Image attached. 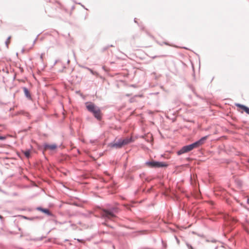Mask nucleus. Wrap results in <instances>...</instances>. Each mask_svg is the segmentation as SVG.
Segmentation results:
<instances>
[{"instance_id":"f257e3e1","label":"nucleus","mask_w":249,"mask_h":249,"mask_svg":"<svg viewBox=\"0 0 249 249\" xmlns=\"http://www.w3.org/2000/svg\"><path fill=\"white\" fill-rule=\"evenodd\" d=\"M208 137V136H206L191 144L183 146L179 151H178V154L180 155L184 153L188 152L194 148L199 147L205 143Z\"/></svg>"},{"instance_id":"f03ea898","label":"nucleus","mask_w":249,"mask_h":249,"mask_svg":"<svg viewBox=\"0 0 249 249\" xmlns=\"http://www.w3.org/2000/svg\"><path fill=\"white\" fill-rule=\"evenodd\" d=\"M86 107L88 110L93 113L94 116L98 120L101 118V113L100 109L91 103H86Z\"/></svg>"},{"instance_id":"7ed1b4c3","label":"nucleus","mask_w":249,"mask_h":249,"mask_svg":"<svg viewBox=\"0 0 249 249\" xmlns=\"http://www.w3.org/2000/svg\"><path fill=\"white\" fill-rule=\"evenodd\" d=\"M146 164L150 167H161L166 166V164H165L163 162L155 161H151L146 162Z\"/></svg>"},{"instance_id":"20e7f679","label":"nucleus","mask_w":249,"mask_h":249,"mask_svg":"<svg viewBox=\"0 0 249 249\" xmlns=\"http://www.w3.org/2000/svg\"><path fill=\"white\" fill-rule=\"evenodd\" d=\"M102 215L105 218H107L108 219H111L115 217V215L114 213H113L107 210H104L103 211Z\"/></svg>"},{"instance_id":"39448f33","label":"nucleus","mask_w":249,"mask_h":249,"mask_svg":"<svg viewBox=\"0 0 249 249\" xmlns=\"http://www.w3.org/2000/svg\"><path fill=\"white\" fill-rule=\"evenodd\" d=\"M56 147H57V146L55 144H45L44 145V149L45 150H53L55 149L56 148Z\"/></svg>"},{"instance_id":"423d86ee","label":"nucleus","mask_w":249,"mask_h":249,"mask_svg":"<svg viewBox=\"0 0 249 249\" xmlns=\"http://www.w3.org/2000/svg\"><path fill=\"white\" fill-rule=\"evenodd\" d=\"M236 106L241 108L243 109L244 111H245L247 114H249V108L245 106L239 104H236Z\"/></svg>"},{"instance_id":"0eeeda50","label":"nucleus","mask_w":249,"mask_h":249,"mask_svg":"<svg viewBox=\"0 0 249 249\" xmlns=\"http://www.w3.org/2000/svg\"><path fill=\"white\" fill-rule=\"evenodd\" d=\"M123 146V145L122 143V142H121V140H119L118 142L111 144V146L112 147H115L117 148H121Z\"/></svg>"},{"instance_id":"6e6552de","label":"nucleus","mask_w":249,"mask_h":249,"mask_svg":"<svg viewBox=\"0 0 249 249\" xmlns=\"http://www.w3.org/2000/svg\"><path fill=\"white\" fill-rule=\"evenodd\" d=\"M23 91H24V94H25V95L26 96V97L29 100H31L32 97H31V94H30L29 91L28 90V89L25 87H24L23 88Z\"/></svg>"},{"instance_id":"1a4fd4ad","label":"nucleus","mask_w":249,"mask_h":249,"mask_svg":"<svg viewBox=\"0 0 249 249\" xmlns=\"http://www.w3.org/2000/svg\"><path fill=\"white\" fill-rule=\"evenodd\" d=\"M121 141L123 146L128 144L132 141V139L129 138H126L123 140H121Z\"/></svg>"},{"instance_id":"9d476101","label":"nucleus","mask_w":249,"mask_h":249,"mask_svg":"<svg viewBox=\"0 0 249 249\" xmlns=\"http://www.w3.org/2000/svg\"><path fill=\"white\" fill-rule=\"evenodd\" d=\"M38 210L41 211V212L46 213L48 215H50L51 214V213L48 209H43V208H38Z\"/></svg>"},{"instance_id":"9b49d317","label":"nucleus","mask_w":249,"mask_h":249,"mask_svg":"<svg viewBox=\"0 0 249 249\" xmlns=\"http://www.w3.org/2000/svg\"><path fill=\"white\" fill-rule=\"evenodd\" d=\"M24 154L25 155V156L27 157V158H29L30 157V152L29 151H26L24 152Z\"/></svg>"},{"instance_id":"f8f14e48","label":"nucleus","mask_w":249,"mask_h":249,"mask_svg":"<svg viewBox=\"0 0 249 249\" xmlns=\"http://www.w3.org/2000/svg\"><path fill=\"white\" fill-rule=\"evenodd\" d=\"M10 39H11V36H9V37L7 38V40H6V45L7 47H8V45H9V44H10Z\"/></svg>"},{"instance_id":"ddd939ff","label":"nucleus","mask_w":249,"mask_h":249,"mask_svg":"<svg viewBox=\"0 0 249 249\" xmlns=\"http://www.w3.org/2000/svg\"><path fill=\"white\" fill-rule=\"evenodd\" d=\"M6 139L5 137L0 136V140H4Z\"/></svg>"},{"instance_id":"4468645a","label":"nucleus","mask_w":249,"mask_h":249,"mask_svg":"<svg viewBox=\"0 0 249 249\" xmlns=\"http://www.w3.org/2000/svg\"><path fill=\"white\" fill-rule=\"evenodd\" d=\"M43 55H44V54H41L40 58H41V59L42 60H43Z\"/></svg>"},{"instance_id":"2eb2a0df","label":"nucleus","mask_w":249,"mask_h":249,"mask_svg":"<svg viewBox=\"0 0 249 249\" xmlns=\"http://www.w3.org/2000/svg\"><path fill=\"white\" fill-rule=\"evenodd\" d=\"M247 202H248V203L249 204V198H248Z\"/></svg>"},{"instance_id":"dca6fc26","label":"nucleus","mask_w":249,"mask_h":249,"mask_svg":"<svg viewBox=\"0 0 249 249\" xmlns=\"http://www.w3.org/2000/svg\"><path fill=\"white\" fill-rule=\"evenodd\" d=\"M248 162H249V159L248 160Z\"/></svg>"}]
</instances>
